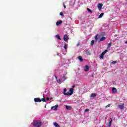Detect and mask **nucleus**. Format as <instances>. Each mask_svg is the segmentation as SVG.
Wrapping results in <instances>:
<instances>
[{"mask_svg":"<svg viewBox=\"0 0 127 127\" xmlns=\"http://www.w3.org/2000/svg\"><path fill=\"white\" fill-rule=\"evenodd\" d=\"M102 6H103V4L98 3V9H101Z\"/></svg>","mask_w":127,"mask_h":127,"instance_id":"12","label":"nucleus"},{"mask_svg":"<svg viewBox=\"0 0 127 127\" xmlns=\"http://www.w3.org/2000/svg\"><path fill=\"white\" fill-rule=\"evenodd\" d=\"M89 69H90V66H89V65H86L85 66L84 70L85 72H87V71L89 70Z\"/></svg>","mask_w":127,"mask_h":127,"instance_id":"6","label":"nucleus"},{"mask_svg":"<svg viewBox=\"0 0 127 127\" xmlns=\"http://www.w3.org/2000/svg\"><path fill=\"white\" fill-rule=\"evenodd\" d=\"M47 101H49V98H48V97H47Z\"/></svg>","mask_w":127,"mask_h":127,"instance_id":"38","label":"nucleus"},{"mask_svg":"<svg viewBox=\"0 0 127 127\" xmlns=\"http://www.w3.org/2000/svg\"><path fill=\"white\" fill-rule=\"evenodd\" d=\"M56 38H57V39H59V40H61V38L60 37L59 35H56Z\"/></svg>","mask_w":127,"mask_h":127,"instance_id":"17","label":"nucleus"},{"mask_svg":"<svg viewBox=\"0 0 127 127\" xmlns=\"http://www.w3.org/2000/svg\"><path fill=\"white\" fill-rule=\"evenodd\" d=\"M78 59L80 61V62H83V58H82V57L79 56Z\"/></svg>","mask_w":127,"mask_h":127,"instance_id":"16","label":"nucleus"},{"mask_svg":"<svg viewBox=\"0 0 127 127\" xmlns=\"http://www.w3.org/2000/svg\"><path fill=\"white\" fill-rule=\"evenodd\" d=\"M66 79H67V78H66V77L65 76H63V81H65V80H66Z\"/></svg>","mask_w":127,"mask_h":127,"instance_id":"25","label":"nucleus"},{"mask_svg":"<svg viewBox=\"0 0 127 127\" xmlns=\"http://www.w3.org/2000/svg\"><path fill=\"white\" fill-rule=\"evenodd\" d=\"M119 108L121 110H124L125 109V104H123L122 105H118Z\"/></svg>","mask_w":127,"mask_h":127,"instance_id":"8","label":"nucleus"},{"mask_svg":"<svg viewBox=\"0 0 127 127\" xmlns=\"http://www.w3.org/2000/svg\"><path fill=\"white\" fill-rule=\"evenodd\" d=\"M87 10H88V11H89V12L92 13V10H91V9L87 8Z\"/></svg>","mask_w":127,"mask_h":127,"instance_id":"26","label":"nucleus"},{"mask_svg":"<svg viewBox=\"0 0 127 127\" xmlns=\"http://www.w3.org/2000/svg\"><path fill=\"white\" fill-rule=\"evenodd\" d=\"M57 108H58V105H56L55 106L52 107L51 109L54 110V111H56L57 110Z\"/></svg>","mask_w":127,"mask_h":127,"instance_id":"9","label":"nucleus"},{"mask_svg":"<svg viewBox=\"0 0 127 127\" xmlns=\"http://www.w3.org/2000/svg\"><path fill=\"white\" fill-rule=\"evenodd\" d=\"M70 92H67L65 95H67V96H71V95H72L73 93H74V88H70L69 89Z\"/></svg>","mask_w":127,"mask_h":127,"instance_id":"2","label":"nucleus"},{"mask_svg":"<svg viewBox=\"0 0 127 127\" xmlns=\"http://www.w3.org/2000/svg\"><path fill=\"white\" fill-rule=\"evenodd\" d=\"M113 122V119L110 118L109 120V122L107 125V127H111L112 126V122Z\"/></svg>","mask_w":127,"mask_h":127,"instance_id":"3","label":"nucleus"},{"mask_svg":"<svg viewBox=\"0 0 127 127\" xmlns=\"http://www.w3.org/2000/svg\"><path fill=\"white\" fill-rule=\"evenodd\" d=\"M107 52H108V50H105L103 53L104 54H106V53H107Z\"/></svg>","mask_w":127,"mask_h":127,"instance_id":"29","label":"nucleus"},{"mask_svg":"<svg viewBox=\"0 0 127 127\" xmlns=\"http://www.w3.org/2000/svg\"><path fill=\"white\" fill-rule=\"evenodd\" d=\"M104 55H105V54L102 52V54L100 55L99 58H101L102 59H104Z\"/></svg>","mask_w":127,"mask_h":127,"instance_id":"15","label":"nucleus"},{"mask_svg":"<svg viewBox=\"0 0 127 127\" xmlns=\"http://www.w3.org/2000/svg\"><path fill=\"white\" fill-rule=\"evenodd\" d=\"M54 109H55V108H54Z\"/></svg>","mask_w":127,"mask_h":127,"instance_id":"42","label":"nucleus"},{"mask_svg":"<svg viewBox=\"0 0 127 127\" xmlns=\"http://www.w3.org/2000/svg\"><path fill=\"white\" fill-rule=\"evenodd\" d=\"M60 14L61 15H62V16H63V12H61L60 13Z\"/></svg>","mask_w":127,"mask_h":127,"instance_id":"34","label":"nucleus"},{"mask_svg":"<svg viewBox=\"0 0 127 127\" xmlns=\"http://www.w3.org/2000/svg\"><path fill=\"white\" fill-rule=\"evenodd\" d=\"M58 83H61V79L57 80Z\"/></svg>","mask_w":127,"mask_h":127,"instance_id":"32","label":"nucleus"},{"mask_svg":"<svg viewBox=\"0 0 127 127\" xmlns=\"http://www.w3.org/2000/svg\"><path fill=\"white\" fill-rule=\"evenodd\" d=\"M66 92H67V89L64 88V90L63 94H64V96H68V95L65 94H67V93H66Z\"/></svg>","mask_w":127,"mask_h":127,"instance_id":"13","label":"nucleus"},{"mask_svg":"<svg viewBox=\"0 0 127 127\" xmlns=\"http://www.w3.org/2000/svg\"><path fill=\"white\" fill-rule=\"evenodd\" d=\"M95 38L96 40H98V36H95Z\"/></svg>","mask_w":127,"mask_h":127,"instance_id":"33","label":"nucleus"},{"mask_svg":"<svg viewBox=\"0 0 127 127\" xmlns=\"http://www.w3.org/2000/svg\"><path fill=\"white\" fill-rule=\"evenodd\" d=\"M42 125V123L40 121H35L33 123L34 127H40Z\"/></svg>","mask_w":127,"mask_h":127,"instance_id":"1","label":"nucleus"},{"mask_svg":"<svg viewBox=\"0 0 127 127\" xmlns=\"http://www.w3.org/2000/svg\"><path fill=\"white\" fill-rule=\"evenodd\" d=\"M106 39V37H102L100 39V41H104Z\"/></svg>","mask_w":127,"mask_h":127,"instance_id":"19","label":"nucleus"},{"mask_svg":"<svg viewBox=\"0 0 127 127\" xmlns=\"http://www.w3.org/2000/svg\"><path fill=\"white\" fill-rule=\"evenodd\" d=\"M111 107V104H108V105H107V106L105 107V108H109V107Z\"/></svg>","mask_w":127,"mask_h":127,"instance_id":"30","label":"nucleus"},{"mask_svg":"<svg viewBox=\"0 0 127 127\" xmlns=\"http://www.w3.org/2000/svg\"><path fill=\"white\" fill-rule=\"evenodd\" d=\"M97 96V94L96 93H92L91 95V97H92V98H94Z\"/></svg>","mask_w":127,"mask_h":127,"instance_id":"21","label":"nucleus"},{"mask_svg":"<svg viewBox=\"0 0 127 127\" xmlns=\"http://www.w3.org/2000/svg\"><path fill=\"white\" fill-rule=\"evenodd\" d=\"M111 63H112V64H116L117 61H113Z\"/></svg>","mask_w":127,"mask_h":127,"instance_id":"28","label":"nucleus"},{"mask_svg":"<svg viewBox=\"0 0 127 127\" xmlns=\"http://www.w3.org/2000/svg\"><path fill=\"white\" fill-rule=\"evenodd\" d=\"M89 111H90V109H85L84 112L86 113V112H89Z\"/></svg>","mask_w":127,"mask_h":127,"instance_id":"31","label":"nucleus"},{"mask_svg":"<svg viewBox=\"0 0 127 127\" xmlns=\"http://www.w3.org/2000/svg\"><path fill=\"white\" fill-rule=\"evenodd\" d=\"M51 99H52V98H51Z\"/></svg>","mask_w":127,"mask_h":127,"instance_id":"43","label":"nucleus"},{"mask_svg":"<svg viewBox=\"0 0 127 127\" xmlns=\"http://www.w3.org/2000/svg\"><path fill=\"white\" fill-rule=\"evenodd\" d=\"M34 101L35 103H41V99L39 98H34Z\"/></svg>","mask_w":127,"mask_h":127,"instance_id":"4","label":"nucleus"},{"mask_svg":"<svg viewBox=\"0 0 127 127\" xmlns=\"http://www.w3.org/2000/svg\"><path fill=\"white\" fill-rule=\"evenodd\" d=\"M64 8H66V5H65V4L64 3Z\"/></svg>","mask_w":127,"mask_h":127,"instance_id":"36","label":"nucleus"},{"mask_svg":"<svg viewBox=\"0 0 127 127\" xmlns=\"http://www.w3.org/2000/svg\"><path fill=\"white\" fill-rule=\"evenodd\" d=\"M104 15V13H101L98 17V18H102Z\"/></svg>","mask_w":127,"mask_h":127,"instance_id":"18","label":"nucleus"},{"mask_svg":"<svg viewBox=\"0 0 127 127\" xmlns=\"http://www.w3.org/2000/svg\"><path fill=\"white\" fill-rule=\"evenodd\" d=\"M45 108H46V106H45Z\"/></svg>","mask_w":127,"mask_h":127,"instance_id":"41","label":"nucleus"},{"mask_svg":"<svg viewBox=\"0 0 127 127\" xmlns=\"http://www.w3.org/2000/svg\"><path fill=\"white\" fill-rule=\"evenodd\" d=\"M86 54L87 55H91V53L89 51H86Z\"/></svg>","mask_w":127,"mask_h":127,"instance_id":"22","label":"nucleus"},{"mask_svg":"<svg viewBox=\"0 0 127 127\" xmlns=\"http://www.w3.org/2000/svg\"><path fill=\"white\" fill-rule=\"evenodd\" d=\"M64 49H67V44L66 43L64 44Z\"/></svg>","mask_w":127,"mask_h":127,"instance_id":"24","label":"nucleus"},{"mask_svg":"<svg viewBox=\"0 0 127 127\" xmlns=\"http://www.w3.org/2000/svg\"><path fill=\"white\" fill-rule=\"evenodd\" d=\"M65 109H66V110H67L68 111H70L72 110V107H71L70 106L66 105L65 106Z\"/></svg>","mask_w":127,"mask_h":127,"instance_id":"10","label":"nucleus"},{"mask_svg":"<svg viewBox=\"0 0 127 127\" xmlns=\"http://www.w3.org/2000/svg\"><path fill=\"white\" fill-rule=\"evenodd\" d=\"M112 46V43H109L107 46V49H109Z\"/></svg>","mask_w":127,"mask_h":127,"instance_id":"20","label":"nucleus"},{"mask_svg":"<svg viewBox=\"0 0 127 127\" xmlns=\"http://www.w3.org/2000/svg\"><path fill=\"white\" fill-rule=\"evenodd\" d=\"M94 42H95V41L94 40L91 41V43L90 44V45L91 46H93L94 45Z\"/></svg>","mask_w":127,"mask_h":127,"instance_id":"23","label":"nucleus"},{"mask_svg":"<svg viewBox=\"0 0 127 127\" xmlns=\"http://www.w3.org/2000/svg\"><path fill=\"white\" fill-rule=\"evenodd\" d=\"M55 78L56 79V80H57V76H55Z\"/></svg>","mask_w":127,"mask_h":127,"instance_id":"39","label":"nucleus"},{"mask_svg":"<svg viewBox=\"0 0 127 127\" xmlns=\"http://www.w3.org/2000/svg\"><path fill=\"white\" fill-rule=\"evenodd\" d=\"M41 101H42V102H46V99H45V98H42V99H41Z\"/></svg>","mask_w":127,"mask_h":127,"instance_id":"27","label":"nucleus"},{"mask_svg":"<svg viewBox=\"0 0 127 127\" xmlns=\"http://www.w3.org/2000/svg\"><path fill=\"white\" fill-rule=\"evenodd\" d=\"M64 40L65 42H67V41H68V35H67V34H65L64 36Z\"/></svg>","mask_w":127,"mask_h":127,"instance_id":"5","label":"nucleus"},{"mask_svg":"<svg viewBox=\"0 0 127 127\" xmlns=\"http://www.w3.org/2000/svg\"><path fill=\"white\" fill-rule=\"evenodd\" d=\"M75 88V84H73L72 86V88L71 89H74Z\"/></svg>","mask_w":127,"mask_h":127,"instance_id":"35","label":"nucleus"},{"mask_svg":"<svg viewBox=\"0 0 127 127\" xmlns=\"http://www.w3.org/2000/svg\"><path fill=\"white\" fill-rule=\"evenodd\" d=\"M112 92L114 94H117L118 93V90L115 87L112 88Z\"/></svg>","mask_w":127,"mask_h":127,"instance_id":"7","label":"nucleus"},{"mask_svg":"<svg viewBox=\"0 0 127 127\" xmlns=\"http://www.w3.org/2000/svg\"><path fill=\"white\" fill-rule=\"evenodd\" d=\"M63 22V21L61 20L56 22V25L57 26H58L59 25H60V24H61V23H62Z\"/></svg>","mask_w":127,"mask_h":127,"instance_id":"11","label":"nucleus"},{"mask_svg":"<svg viewBox=\"0 0 127 127\" xmlns=\"http://www.w3.org/2000/svg\"><path fill=\"white\" fill-rule=\"evenodd\" d=\"M125 43L127 44V41L125 42Z\"/></svg>","mask_w":127,"mask_h":127,"instance_id":"40","label":"nucleus"},{"mask_svg":"<svg viewBox=\"0 0 127 127\" xmlns=\"http://www.w3.org/2000/svg\"><path fill=\"white\" fill-rule=\"evenodd\" d=\"M54 125L56 127H60V126L59 125V124H58V123H57V122L54 123Z\"/></svg>","mask_w":127,"mask_h":127,"instance_id":"14","label":"nucleus"},{"mask_svg":"<svg viewBox=\"0 0 127 127\" xmlns=\"http://www.w3.org/2000/svg\"><path fill=\"white\" fill-rule=\"evenodd\" d=\"M79 45H80V43H78L76 45V46H79Z\"/></svg>","mask_w":127,"mask_h":127,"instance_id":"37","label":"nucleus"}]
</instances>
